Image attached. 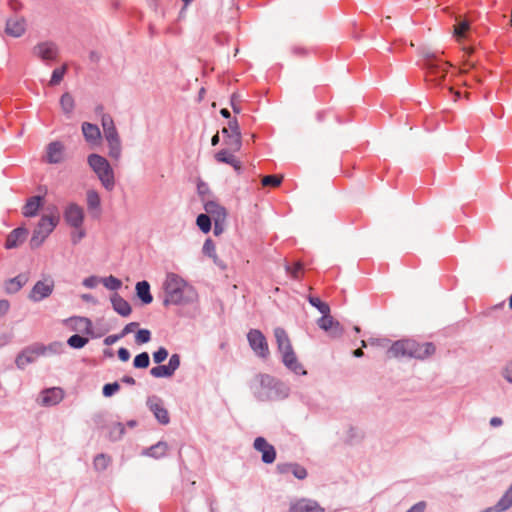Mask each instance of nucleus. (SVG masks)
Masks as SVG:
<instances>
[{"mask_svg": "<svg viewBox=\"0 0 512 512\" xmlns=\"http://www.w3.org/2000/svg\"><path fill=\"white\" fill-rule=\"evenodd\" d=\"M164 306L188 305L198 300L196 289L175 273H168L163 283Z\"/></svg>", "mask_w": 512, "mask_h": 512, "instance_id": "nucleus-1", "label": "nucleus"}, {"mask_svg": "<svg viewBox=\"0 0 512 512\" xmlns=\"http://www.w3.org/2000/svg\"><path fill=\"white\" fill-rule=\"evenodd\" d=\"M436 347L432 342L420 343L413 339H401L395 341L387 350L388 358H414L424 360L432 356Z\"/></svg>", "mask_w": 512, "mask_h": 512, "instance_id": "nucleus-2", "label": "nucleus"}, {"mask_svg": "<svg viewBox=\"0 0 512 512\" xmlns=\"http://www.w3.org/2000/svg\"><path fill=\"white\" fill-rule=\"evenodd\" d=\"M259 377L258 400L279 401L289 396L290 388L281 380L268 374H260Z\"/></svg>", "mask_w": 512, "mask_h": 512, "instance_id": "nucleus-3", "label": "nucleus"}, {"mask_svg": "<svg viewBox=\"0 0 512 512\" xmlns=\"http://www.w3.org/2000/svg\"><path fill=\"white\" fill-rule=\"evenodd\" d=\"M87 162L97 175L103 187L107 191H112L115 187V177L113 168L108 160L100 154L92 153L88 155Z\"/></svg>", "mask_w": 512, "mask_h": 512, "instance_id": "nucleus-4", "label": "nucleus"}, {"mask_svg": "<svg viewBox=\"0 0 512 512\" xmlns=\"http://www.w3.org/2000/svg\"><path fill=\"white\" fill-rule=\"evenodd\" d=\"M427 70L426 80L434 85H441L448 73V64L434 53H428L424 60Z\"/></svg>", "mask_w": 512, "mask_h": 512, "instance_id": "nucleus-5", "label": "nucleus"}, {"mask_svg": "<svg viewBox=\"0 0 512 512\" xmlns=\"http://www.w3.org/2000/svg\"><path fill=\"white\" fill-rule=\"evenodd\" d=\"M58 216H47L43 215L36 227L33 230L31 239H30V247L32 249H36L40 247L45 239L53 232L56 226L59 223Z\"/></svg>", "mask_w": 512, "mask_h": 512, "instance_id": "nucleus-6", "label": "nucleus"}, {"mask_svg": "<svg viewBox=\"0 0 512 512\" xmlns=\"http://www.w3.org/2000/svg\"><path fill=\"white\" fill-rule=\"evenodd\" d=\"M224 143L232 151H237L241 147V133L236 118L228 121V126L222 128Z\"/></svg>", "mask_w": 512, "mask_h": 512, "instance_id": "nucleus-7", "label": "nucleus"}, {"mask_svg": "<svg viewBox=\"0 0 512 512\" xmlns=\"http://www.w3.org/2000/svg\"><path fill=\"white\" fill-rule=\"evenodd\" d=\"M54 286L55 284L52 277L47 276L34 284L28 298L35 303L41 302L53 293Z\"/></svg>", "mask_w": 512, "mask_h": 512, "instance_id": "nucleus-8", "label": "nucleus"}, {"mask_svg": "<svg viewBox=\"0 0 512 512\" xmlns=\"http://www.w3.org/2000/svg\"><path fill=\"white\" fill-rule=\"evenodd\" d=\"M146 405L161 425L170 423L168 410L165 408L163 400L160 397L156 395L149 396L146 400Z\"/></svg>", "mask_w": 512, "mask_h": 512, "instance_id": "nucleus-9", "label": "nucleus"}, {"mask_svg": "<svg viewBox=\"0 0 512 512\" xmlns=\"http://www.w3.org/2000/svg\"><path fill=\"white\" fill-rule=\"evenodd\" d=\"M42 356L40 353L39 343H34L23 348L15 358L16 367L24 370L28 364H32L38 357Z\"/></svg>", "mask_w": 512, "mask_h": 512, "instance_id": "nucleus-10", "label": "nucleus"}, {"mask_svg": "<svg viewBox=\"0 0 512 512\" xmlns=\"http://www.w3.org/2000/svg\"><path fill=\"white\" fill-rule=\"evenodd\" d=\"M63 217L69 226L74 229H79L84 222V210L80 205L72 202L66 206Z\"/></svg>", "mask_w": 512, "mask_h": 512, "instance_id": "nucleus-11", "label": "nucleus"}, {"mask_svg": "<svg viewBox=\"0 0 512 512\" xmlns=\"http://www.w3.org/2000/svg\"><path fill=\"white\" fill-rule=\"evenodd\" d=\"M33 54L40 58L42 61L49 63L57 59L59 49L54 42L44 41L34 46Z\"/></svg>", "mask_w": 512, "mask_h": 512, "instance_id": "nucleus-12", "label": "nucleus"}, {"mask_svg": "<svg viewBox=\"0 0 512 512\" xmlns=\"http://www.w3.org/2000/svg\"><path fill=\"white\" fill-rule=\"evenodd\" d=\"M27 23L23 16L14 15L6 20L5 33L13 38L21 37L26 31Z\"/></svg>", "mask_w": 512, "mask_h": 512, "instance_id": "nucleus-13", "label": "nucleus"}, {"mask_svg": "<svg viewBox=\"0 0 512 512\" xmlns=\"http://www.w3.org/2000/svg\"><path fill=\"white\" fill-rule=\"evenodd\" d=\"M282 363L285 365L287 369L293 372L296 375H306L307 370L304 366L298 361V358L293 350L285 351L281 353Z\"/></svg>", "mask_w": 512, "mask_h": 512, "instance_id": "nucleus-14", "label": "nucleus"}, {"mask_svg": "<svg viewBox=\"0 0 512 512\" xmlns=\"http://www.w3.org/2000/svg\"><path fill=\"white\" fill-rule=\"evenodd\" d=\"M258 453L261 454V461L264 464H272L276 460L277 452L263 436H258Z\"/></svg>", "mask_w": 512, "mask_h": 512, "instance_id": "nucleus-15", "label": "nucleus"}, {"mask_svg": "<svg viewBox=\"0 0 512 512\" xmlns=\"http://www.w3.org/2000/svg\"><path fill=\"white\" fill-rule=\"evenodd\" d=\"M64 159V145L60 141H52L46 148V162L59 164Z\"/></svg>", "mask_w": 512, "mask_h": 512, "instance_id": "nucleus-16", "label": "nucleus"}, {"mask_svg": "<svg viewBox=\"0 0 512 512\" xmlns=\"http://www.w3.org/2000/svg\"><path fill=\"white\" fill-rule=\"evenodd\" d=\"M325 509L312 499L302 498L295 503H291L289 512H324Z\"/></svg>", "mask_w": 512, "mask_h": 512, "instance_id": "nucleus-17", "label": "nucleus"}, {"mask_svg": "<svg viewBox=\"0 0 512 512\" xmlns=\"http://www.w3.org/2000/svg\"><path fill=\"white\" fill-rule=\"evenodd\" d=\"M64 392L59 387H51L41 392V403L43 406H54L62 401Z\"/></svg>", "mask_w": 512, "mask_h": 512, "instance_id": "nucleus-18", "label": "nucleus"}, {"mask_svg": "<svg viewBox=\"0 0 512 512\" xmlns=\"http://www.w3.org/2000/svg\"><path fill=\"white\" fill-rule=\"evenodd\" d=\"M110 302L113 310L122 317H128L132 313L130 303L117 292L111 295Z\"/></svg>", "mask_w": 512, "mask_h": 512, "instance_id": "nucleus-19", "label": "nucleus"}, {"mask_svg": "<svg viewBox=\"0 0 512 512\" xmlns=\"http://www.w3.org/2000/svg\"><path fill=\"white\" fill-rule=\"evenodd\" d=\"M28 230L24 227L13 229L7 236L5 241L6 249H14L18 247L27 237Z\"/></svg>", "mask_w": 512, "mask_h": 512, "instance_id": "nucleus-20", "label": "nucleus"}, {"mask_svg": "<svg viewBox=\"0 0 512 512\" xmlns=\"http://www.w3.org/2000/svg\"><path fill=\"white\" fill-rule=\"evenodd\" d=\"M44 205V197L34 195L30 197L23 207L22 214L24 217L30 218L38 214L39 209Z\"/></svg>", "mask_w": 512, "mask_h": 512, "instance_id": "nucleus-21", "label": "nucleus"}, {"mask_svg": "<svg viewBox=\"0 0 512 512\" xmlns=\"http://www.w3.org/2000/svg\"><path fill=\"white\" fill-rule=\"evenodd\" d=\"M470 28L471 24L469 20L458 17L453 27V36L457 41H464L469 37Z\"/></svg>", "mask_w": 512, "mask_h": 512, "instance_id": "nucleus-22", "label": "nucleus"}, {"mask_svg": "<svg viewBox=\"0 0 512 512\" xmlns=\"http://www.w3.org/2000/svg\"><path fill=\"white\" fill-rule=\"evenodd\" d=\"M206 214L211 217L213 221L226 220L227 212L225 207L218 204L216 201L210 200L204 203Z\"/></svg>", "mask_w": 512, "mask_h": 512, "instance_id": "nucleus-23", "label": "nucleus"}, {"mask_svg": "<svg viewBox=\"0 0 512 512\" xmlns=\"http://www.w3.org/2000/svg\"><path fill=\"white\" fill-rule=\"evenodd\" d=\"M82 133L85 140L92 145L97 144L101 139V132L99 127L96 124H92L90 122H84L82 124Z\"/></svg>", "mask_w": 512, "mask_h": 512, "instance_id": "nucleus-24", "label": "nucleus"}, {"mask_svg": "<svg viewBox=\"0 0 512 512\" xmlns=\"http://www.w3.org/2000/svg\"><path fill=\"white\" fill-rule=\"evenodd\" d=\"M136 296L143 305H148L153 301V296L150 291V284L146 280L138 281L135 286Z\"/></svg>", "mask_w": 512, "mask_h": 512, "instance_id": "nucleus-25", "label": "nucleus"}, {"mask_svg": "<svg viewBox=\"0 0 512 512\" xmlns=\"http://www.w3.org/2000/svg\"><path fill=\"white\" fill-rule=\"evenodd\" d=\"M274 336L276 339L278 351L280 353L291 350L293 348L292 344L290 342V339L288 337V334L284 328L276 327L274 329Z\"/></svg>", "mask_w": 512, "mask_h": 512, "instance_id": "nucleus-26", "label": "nucleus"}, {"mask_svg": "<svg viewBox=\"0 0 512 512\" xmlns=\"http://www.w3.org/2000/svg\"><path fill=\"white\" fill-rule=\"evenodd\" d=\"M69 321L75 322V326L73 327V329L80 330L83 333L94 337L93 323L89 318L81 317V316H74V317L69 318Z\"/></svg>", "mask_w": 512, "mask_h": 512, "instance_id": "nucleus-27", "label": "nucleus"}, {"mask_svg": "<svg viewBox=\"0 0 512 512\" xmlns=\"http://www.w3.org/2000/svg\"><path fill=\"white\" fill-rule=\"evenodd\" d=\"M167 449L168 444L164 441H159L155 445L145 449L143 454L155 459H160L165 456Z\"/></svg>", "mask_w": 512, "mask_h": 512, "instance_id": "nucleus-28", "label": "nucleus"}, {"mask_svg": "<svg viewBox=\"0 0 512 512\" xmlns=\"http://www.w3.org/2000/svg\"><path fill=\"white\" fill-rule=\"evenodd\" d=\"M512 506V484L493 506L494 512H504Z\"/></svg>", "mask_w": 512, "mask_h": 512, "instance_id": "nucleus-29", "label": "nucleus"}, {"mask_svg": "<svg viewBox=\"0 0 512 512\" xmlns=\"http://www.w3.org/2000/svg\"><path fill=\"white\" fill-rule=\"evenodd\" d=\"M215 159L220 163H225L233 166L236 170L239 168V162L236 160L233 153L227 149H221L215 154Z\"/></svg>", "mask_w": 512, "mask_h": 512, "instance_id": "nucleus-30", "label": "nucleus"}, {"mask_svg": "<svg viewBox=\"0 0 512 512\" xmlns=\"http://www.w3.org/2000/svg\"><path fill=\"white\" fill-rule=\"evenodd\" d=\"M60 106L64 115L67 118H70L75 107V101L73 96L69 92H65L62 94L60 98Z\"/></svg>", "mask_w": 512, "mask_h": 512, "instance_id": "nucleus-31", "label": "nucleus"}, {"mask_svg": "<svg viewBox=\"0 0 512 512\" xmlns=\"http://www.w3.org/2000/svg\"><path fill=\"white\" fill-rule=\"evenodd\" d=\"M40 353L42 356L60 354L63 351L64 345L61 342H52L48 345L39 343Z\"/></svg>", "mask_w": 512, "mask_h": 512, "instance_id": "nucleus-32", "label": "nucleus"}, {"mask_svg": "<svg viewBox=\"0 0 512 512\" xmlns=\"http://www.w3.org/2000/svg\"><path fill=\"white\" fill-rule=\"evenodd\" d=\"M307 301L309 302V304L312 307L316 308L321 314H328L331 311L329 304L327 302L322 301L317 296L309 295L307 298Z\"/></svg>", "mask_w": 512, "mask_h": 512, "instance_id": "nucleus-33", "label": "nucleus"}, {"mask_svg": "<svg viewBox=\"0 0 512 512\" xmlns=\"http://www.w3.org/2000/svg\"><path fill=\"white\" fill-rule=\"evenodd\" d=\"M196 224L203 233H209L212 228V219L206 213H201L196 218Z\"/></svg>", "mask_w": 512, "mask_h": 512, "instance_id": "nucleus-34", "label": "nucleus"}, {"mask_svg": "<svg viewBox=\"0 0 512 512\" xmlns=\"http://www.w3.org/2000/svg\"><path fill=\"white\" fill-rule=\"evenodd\" d=\"M87 207L89 211L99 210L101 205L100 196L95 190L87 191Z\"/></svg>", "mask_w": 512, "mask_h": 512, "instance_id": "nucleus-35", "label": "nucleus"}, {"mask_svg": "<svg viewBox=\"0 0 512 512\" xmlns=\"http://www.w3.org/2000/svg\"><path fill=\"white\" fill-rule=\"evenodd\" d=\"M150 374L155 378H169L174 375L167 364H157V366L151 368Z\"/></svg>", "mask_w": 512, "mask_h": 512, "instance_id": "nucleus-36", "label": "nucleus"}, {"mask_svg": "<svg viewBox=\"0 0 512 512\" xmlns=\"http://www.w3.org/2000/svg\"><path fill=\"white\" fill-rule=\"evenodd\" d=\"M100 282L111 291H117L122 286V281L113 275L100 278Z\"/></svg>", "mask_w": 512, "mask_h": 512, "instance_id": "nucleus-37", "label": "nucleus"}, {"mask_svg": "<svg viewBox=\"0 0 512 512\" xmlns=\"http://www.w3.org/2000/svg\"><path fill=\"white\" fill-rule=\"evenodd\" d=\"M150 365V356L148 352H141L134 357L133 367L135 369H146Z\"/></svg>", "mask_w": 512, "mask_h": 512, "instance_id": "nucleus-38", "label": "nucleus"}, {"mask_svg": "<svg viewBox=\"0 0 512 512\" xmlns=\"http://www.w3.org/2000/svg\"><path fill=\"white\" fill-rule=\"evenodd\" d=\"M124 434H125V427L120 422H116L109 427V439L111 441L120 440Z\"/></svg>", "mask_w": 512, "mask_h": 512, "instance_id": "nucleus-39", "label": "nucleus"}, {"mask_svg": "<svg viewBox=\"0 0 512 512\" xmlns=\"http://www.w3.org/2000/svg\"><path fill=\"white\" fill-rule=\"evenodd\" d=\"M88 341L89 339L84 336L73 334L68 338L67 344L70 348L82 349L88 343Z\"/></svg>", "mask_w": 512, "mask_h": 512, "instance_id": "nucleus-40", "label": "nucleus"}, {"mask_svg": "<svg viewBox=\"0 0 512 512\" xmlns=\"http://www.w3.org/2000/svg\"><path fill=\"white\" fill-rule=\"evenodd\" d=\"M335 324H337V320L334 319L330 313L322 314V316L317 320L318 327L325 332H328Z\"/></svg>", "mask_w": 512, "mask_h": 512, "instance_id": "nucleus-41", "label": "nucleus"}, {"mask_svg": "<svg viewBox=\"0 0 512 512\" xmlns=\"http://www.w3.org/2000/svg\"><path fill=\"white\" fill-rule=\"evenodd\" d=\"M110 461L111 459L108 455L104 453L97 454L93 460L95 470L104 471L110 464Z\"/></svg>", "mask_w": 512, "mask_h": 512, "instance_id": "nucleus-42", "label": "nucleus"}, {"mask_svg": "<svg viewBox=\"0 0 512 512\" xmlns=\"http://www.w3.org/2000/svg\"><path fill=\"white\" fill-rule=\"evenodd\" d=\"M66 71H67V65L64 64L63 66L59 67V68H55L53 71H52V75H51V78H50V81H49V85L50 86H56L58 85L64 78L65 74H66Z\"/></svg>", "mask_w": 512, "mask_h": 512, "instance_id": "nucleus-43", "label": "nucleus"}, {"mask_svg": "<svg viewBox=\"0 0 512 512\" xmlns=\"http://www.w3.org/2000/svg\"><path fill=\"white\" fill-rule=\"evenodd\" d=\"M269 355L268 342L265 335L258 330V356L266 358Z\"/></svg>", "mask_w": 512, "mask_h": 512, "instance_id": "nucleus-44", "label": "nucleus"}, {"mask_svg": "<svg viewBox=\"0 0 512 512\" xmlns=\"http://www.w3.org/2000/svg\"><path fill=\"white\" fill-rule=\"evenodd\" d=\"M120 390V384L118 381L110 382L104 384L102 387V394L106 398L112 397L114 394H116Z\"/></svg>", "mask_w": 512, "mask_h": 512, "instance_id": "nucleus-45", "label": "nucleus"}, {"mask_svg": "<svg viewBox=\"0 0 512 512\" xmlns=\"http://www.w3.org/2000/svg\"><path fill=\"white\" fill-rule=\"evenodd\" d=\"M283 180L282 176L278 175H266L262 178L261 184L265 187H277L281 184Z\"/></svg>", "mask_w": 512, "mask_h": 512, "instance_id": "nucleus-46", "label": "nucleus"}, {"mask_svg": "<svg viewBox=\"0 0 512 512\" xmlns=\"http://www.w3.org/2000/svg\"><path fill=\"white\" fill-rule=\"evenodd\" d=\"M291 471L290 473L299 480H303L307 477L308 472L306 468L298 463H291Z\"/></svg>", "mask_w": 512, "mask_h": 512, "instance_id": "nucleus-47", "label": "nucleus"}, {"mask_svg": "<svg viewBox=\"0 0 512 512\" xmlns=\"http://www.w3.org/2000/svg\"><path fill=\"white\" fill-rule=\"evenodd\" d=\"M151 340V331L145 328L138 329L135 334L137 344H146Z\"/></svg>", "mask_w": 512, "mask_h": 512, "instance_id": "nucleus-48", "label": "nucleus"}, {"mask_svg": "<svg viewBox=\"0 0 512 512\" xmlns=\"http://www.w3.org/2000/svg\"><path fill=\"white\" fill-rule=\"evenodd\" d=\"M108 148V155L114 160H119L122 152L121 141L108 143Z\"/></svg>", "mask_w": 512, "mask_h": 512, "instance_id": "nucleus-49", "label": "nucleus"}, {"mask_svg": "<svg viewBox=\"0 0 512 512\" xmlns=\"http://www.w3.org/2000/svg\"><path fill=\"white\" fill-rule=\"evenodd\" d=\"M18 283H19L18 280L16 281V279H14V278H10V279L6 280L4 283L5 292L7 294H15L18 291H20L21 288L18 285Z\"/></svg>", "mask_w": 512, "mask_h": 512, "instance_id": "nucleus-50", "label": "nucleus"}, {"mask_svg": "<svg viewBox=\"0 0 512 512\" xmlns=\"http://www.w3.org/2000/svg\"><path fill=\"white\" fill-rule=\"evenodd\" d=\"M168 355V350L165 347L161 346L155 352H153V361L156 364H161L167 359Z\"/></svg>", "mask_w": 512, "mask_h": 512, "instance_id": "nucleus-51", "label": "nucleus"}, {"mask_svg": "<svg viewBox=\"0 0 512 512\" xmlns=\"http://www.w3.org/2000/svg\"><path fill=\"white\" fill-rule=\"evenodd\" d=\"M202 252L204 255L208 257H216L215 254V244L212 239L208 238L205 240L202 248Z\"/></svg>", "mask_w": 512, "mask_h": 512, "instance_id": "nucleus-52", "label": "nucleus"}, {"mask_svg": "<svg viewBox=\"0 0 512 512\" xmlns=\"http://www.w3.org/2000/svg\"><path fill=\"white\" fill-rule=\"evenodd\" d=\"M104 137H105L107 143H113V142L120 141V137H119L116 127H114V128L110 127V129H106V131H104Z\"/></svg>", "mask_w": 512, "mask_h": 512, "instance_id": "nucleus-53", "label": "nucleus"}, {"mask_svg": "<svg viewBox=\"0 0 512 512\" xmlns=\"http://www.w3.org/2000/svg\"><path fill=\"white\" fill-rule=\"evenodd\" d=\"M180 364H181V357L177 353L172 354L167 363L169 369L172 371L173 374L180 367Z\"/></svg>", "mask_w": 512, "mask_h": 512, "instance_id": "nucleus-54", "label": "nucleus"}, {"mask_svg": "<svg viewBox=\"0 0 512 512\" xmlns=\"http://www.w3.org/2000/svg\"><path fill=\"white\" fill-rule=\"evenodd\" d=\"M328 333L333 338H340L344 334V329L337 320V324L333 325V328L329 329Z\"/></svg>", "mask_w": 512, "mask_h": 512, "instance_id": "nucleus-55", "label": "nucleus"}, {"mask_svg": "<svg viewBox=\"0 0 512 512\" xmlns=\"http://www.w3.org/2000/svg\"><path fill=\"white\" fill-rule=\"evenodd\" d=\"M101 124L103 127V131H106V129H110L115 127L114 121L112 117L109 114H103L101 117Z\"/></svg>", "mask_w": 512, "mask_h": 512, "instance_id": "nucleus-56", "label": "nucleus"}, {"mask_svg": "<svg viewBox=\"0 0 512 512\" xmlns=\"http://www.w3.org/2000/svg\"><path fill=\"white\" fill-rule=\"evenodd\" d=\"M502 376L507 382L512 383V359L503 368Z\"/></svg>", "mask_w": 512, "mask_h": 512, "instance_id": "nucleus-57", "label": "nucleus"}, {"mask_svg": "<svg viewBox=\"0 0 512 512\" xmlns=\"http://www.w3.org/2000/svg\"><path fill=\"white\" fill-rule=\"evenodd\" d=\"M86 236V232L84 229L79 228L77 231L71 234V241L73 244L79 243Z\"/></svg>", "mask_w": 512, "mask_h": 512, "instance_id": "nucleus-58", "label": "nucleus"}, {"mask_svg": "<svg viewBox=\"0 0 512 512\" xmlns=\"http://www.w3.org/2000/svg\"><path fill=\"white\" fill-rule=\"evenodd\" d=\"M100 282V278L97 276H89L83 280V285L89 289H93Z\"/></svg>", "mask_w": 512, "mask_h": 512, "instance_id": "nucleus-59", "label": "nucleus"}, {"mask_svg": "<svg viewBox=\"0 0 512 512\" xmlns=\"http://www.w3.org/2000/svg\"><path fill=\"white\" fill-rule=\"evenodd\" d=\"M117 356L120 361L127 362L130 359L131 354L127 348L120 347L117 351Z\"/></svg>", "mask_w": 512, "mask_h": 512, "instance_id": "nucleus-60", "label": "nucleus"}, {"mask_svg": "<svg viewBox=\"0 0 512 512\" xmlns=\"http://www.w3.org/2000/svg\"><path fill=\"white\" fill-rule=\"evenodd\" d=\"M139 326L138 322H130L124 326L120 334L122 335V338L125 337L127 334L132 333L137 327Z\"/></svg>", "mask_w": 512, "mask_h": 512, "instance_id": "nucleus-61", "label": "nucleus"}, {"mask_svg": "<svg viewBox=\"0 0 512 512\" xmlns=\"http://www.w3.org/2000/svg\"><path fill=\"white\" fill-rule=\"evenodd\" d=\"M427 507L425 501H419L411 506L406 512H424Z\"/></svg>", "mask_w": 512, "mask_h": 512, "instance_id": "nucleus-62", "label": "nucleus"}, {"mask_svg": "<svg viewBox=\"0 0 512 512\" xmlns=\"http://www.w3.org/2000/svg\"><path fill=\"white\" fill-rule=\"evenodd\" d=\"M226 220H216L214 221V229L213 233L215 236H218L223 233L225 227Z\"/></svg>", "mask_w": 512, "mask_h": 512, "instance_id": "nucleus-63", "label": "nucleus"}, {"mask_svg": "<svg viewBox=\"0 0 512 512\" xmlns=\"http://www.w3.org/2000/svg\"><path fill=\"white\" fill-rule=\"evenodd\" d=\"M121 338H122V335L120 333L112 334V335H108L107 337H105L103 342L106 346H111L114 343H116L117 341H119Z\"/></svg>", "mask_w": 512, "mask_h": 512, "instance_id": "nucleus-64", "label": "nucleus"}]
</instances>
